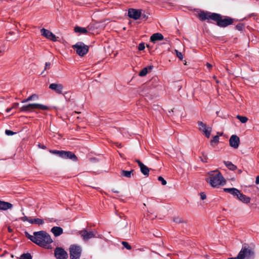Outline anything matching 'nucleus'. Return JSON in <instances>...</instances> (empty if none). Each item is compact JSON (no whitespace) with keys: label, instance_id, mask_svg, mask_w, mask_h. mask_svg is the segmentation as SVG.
I'll return each instance as SVG.
<instances>
[{"label":"nucleus","instance_id":"nucleus-12","mask_svg":"<svg viewBox=\"0 0 259 259\" xmlns=\"http://www.w3.org/2000/svg\"><path fill=\"white\" fill-rule=\"evenodd\" d=\"M64 87L62 84L53 83L49 85V89L54 91L56 93L62 94L63 93V90Z\"/></svg>","mask_w":259,"mask_h":259},{"label":"nucleus","instance_id":"nucleus-14","mask_svg":"<svg viewBox=\"0 0 259 259\" xmlns=\"http://www.w3.org/2000/svg\"><path fill=\"white\" fill-rule=\"evenodd\" d=\"M136 162L138 164L140 168L141 172L145 176H148L149 174L150 169L144 164L141 161L138 159L136 160Z\"/></svg>","mask_w":259,"mask_h":259},{"label":"nucleus","instance_id":"nucleus-45","mask_svg":"<svg viewBox=\"0 0 259 259\" xmlns=\"http://www.w3.org/2000/svg\"><path fill=\"white\" fill-rule=\"evenodd\" d=\"M255 184L257 185L259 184V175L256 177Z\"/></svg>","mask_w":259,"mask_h":259},{"label":"nucleus","instance_id":"nucleus-9","mask_svg":"<svg viewBox=\"0 0 259 259\" xmlns=\"http://www.w3.org/2000/svg\"><path fill=\"white\" fill-rule=\"evenodd\" d=\"M55 256L57 259H67V252L61 247H57L54 250Z\"/></svg>","mask_w":259,"mask_h":259},{"label":"nucleus","instance_id":"nucleus-42","mask_svg":"<svg viewBox=\"0 0 259 259\" xmlns=\"http://www.w3.org/2000/svg\"><path fill=\"white\" fill-rule=\"evenodd\" d=\"M200 198L202 200H204L205 199H206V195L202 192L200 194Z\"/></svg>","mask_w":259,"mask_h":259},{"label":"nucleus","instance_id":"nucleus-25","mask_svg":"<svg viewBox=\"0 0 259 259\" xmlns=\"http://www.w3.org/2000/svg\"><path fill=\"white\" fill-rule=\"evenodd\" d=\"M74 31L76 33H79L85 34V33H87L88 30L84 27H79V26H76V27H74Z\"/></svg>","mask_w":259,"mask_h":259},{"label":"nucleus","instance_id":"nucleus-26","mask_svg":"<svg viewBox=\"0 0 259 259\" xmlns=\"http://www.w3.org/2000/svg\"><path fill=\"white\" fill-rule=\"evenodd\" d=\"M38 97L36 94H33L29 96L27 99L22 101V103H25L30 101L35 100L38 99Z\"/></svg>","mask_w":259,"mask_h":259},{"label":"nucleus","instance_id":"nucleus-38","mask_svg":"<svg viewBox=\"0 0 259 259\" xmlns=\"http://www.w3.org/2000/svg\"><path fill=\"white\" fill-rule=\"evenodd\" d=\"M145 47L144 43H141L139 45L138 50L139 51H142L145 49Z\"/></svg>","mask_w":259,"mask_h":259},{"label":"nucleus","instance_id":"nucleus-15","mask_svg":"<svg viewBox=\"0 0 259 259\" xmlns=\"http://www.w3.org/2000/svg\"><path fill=\"white\" fill-rule=\"evenodd\" d=\"M51 232L55 237H58L63 234V230L60 227H53L51 229Z\"/></svg>","mask_w":259,"mask_h":259},{"label":"nucleus","instance_id":"nucleus-49","mask_svg":"<svg viewBox=\"0 0 259 259\" xmlns=\"http://www.w3.org/2000/svg\"><path fill=\"white\" fill-rule=\"evenodd\" d=\"M12 109V108H7L6 110V111L7 112H9Z\"/></svg>","mask_w":259,"mask_h":259},{"label":"nucleus","instance_id":"nucleus-53","mask_svg":"<svg viewBox=\"0 0 259 259\" xmlns=\"http://www.w3.org/2000/svg\"><path fill=\"white\" fill-rule=\"evenodd\" d=\"M2 53V51L0 50V53Z\"/></svg>","mask_w":259,"mask_h":259},{"label":"nucleus","instance_id":"nucleus-3","mask_svg":"<svg viewBox=\"0 0 259 259\" xmlns=\"http://www.w3.org/2000/svg\"><path fill=\"white\" fill-rule=\"evenodd\" d=\"M208 178L206 181L212 187H218L223 186L226 183V181L222 174L218 170L210 171L208 172Z\"/></svg>","mask_w":259,"mask_h":259},{"label":"nucleus","instance_id":"nucleus-43","mask_svg":"<svg viewBox=\"0 0 259 259\" xmlns=\"http://www.w3.org/2000/svg\"><path fill=\"white\" fill-rule=\"evenodd\" d=\"M18 106H19L18 103H15L14 104H13L12 108V109L16 108L18 107Z\"/></svg>","mask_w":259,"mask_h":259},{"label":"nucleus","instance_id":"nucleus-39","mask_svg":"<svg viewBox=\"0 0 259 259\" xmlns=\"http://www.w3.org/2000/svg\"><path fill=\"white\" fill-rule=\"evenodd\" d=\"M176 54H177V56L180 59V60H182L183 59V55L182 54V53L179 52L177 50H176Z\"/></svg>","mask_w":259,"mask_h":259},{"label":"nucleus","instance_id":"nucleus-6","mask_svg":"<svg viewBox=\"0 0 259 259\" xmlns=\"http://www.w3.org/2000/svg\"><path fill=\"white\" fill-rule=\"evenodd\" d=\"M82 249L80 246L73 244L69 247L70 256L71 259H79Z\"/></svg>","mask_w":259,"mask_h":259},{"label":"nucleus","instance_id":"nucleus-20","mask_svg":"<svg viewBox=\"0 0 259 259\" xmlns=\"http://www.w3.org/2000/svg\"><path fill=\"white\" fill-rule=\"evenodd\" d=\"M134 170H121L120 172V175L122 177H124L127 178H130L132 177V175H133V172Z\"/></svg>","mask_w":259,"mask_h":259},{"label":"nucleus","instance_id":"nucleus-40","mask_svg":"<svg viewBox=\"0 0 259 259\" xmlns=\"http://www.w3.org/2000/svg\"><path fill=\"white\" fill-rule=\"evenodd\" d=\"M20 220L23 222H28L30 220L26 216L21 217Z\"/></svg>","mask_w":259,"mask_h":259},{"label":"nucleus","instance_id":"nucleus-21","mask_svg":"<svg viewBox=\"0 0 259 259\" xmlns=\"http://www.w3.org/2000/svg\"><path fill=\"white\" fill-rule=\"evenodd\" d=\"M153 66L151 65L144 68L139 73V76L143 77L145 76L148 72V70H151Z\"/></svg>","mask_w":259,"mask_h":259},{"label":"nucleus","instance_id":"nucleus-48","mask_svg":"<svg viewBox=\"0 0 259 259\" xmlns=\"http://www.w3.org/2000/svg\"><path fill=\"white\" fill-rule=\"evenodd\" d=\"M206 66H207V67L209 69L211 68V67H212V65L209 63H206Z\"/></svg>","mask_w":259,"mask_h":259},{"label":"nucleus","instance_id":"nucleus-16","mask_svg":"<svg viewBox=\"0 0 259 259\" xmlns=\"http://www.w3.org/2000/svg\"><path fill=\"white\" fill-rule=\"evenodd\" d=\"M12 207L13 205L11 203L0 200V210H6Z\"/></svg>","mask_w":259,"mask_h":259},{"label":"nucleus","instance_id":"nucleus-50","mask_svg":"<svg viewBox=\"0 0 259 259\" xmlns=\"http://www.w3.org/2000/svg\"><path fill=\"white\" fill-rule=\"evenodd\" d=\"M116 146L118 147H121V144L120 143H116Z\"/></svg>","mask_w":259,"mask_h":259},{"label":"nucleus","instance_id":"nucleus-47","mask_svg":"<svg viewBox=\"0 0 259 259\" xmlns=\"http://www.w3.org/2000/svg\"><path fill=\"white\" fill-rule=\"evenodd\" d=\"M207 157L205 156L204 158H201V160L203 161V162H207Z\"/></svg>","mask_w":259,"mask_h":259},{"label":"nucleus","instance_id":"nucleus-23","mask_svg":"<svg viewBox=\"0 0 259 259\" xmlns=\"http://www.w3.org/2000/svg\"><path fill=\"white\" fill-rule=\"evenodd\" d=\"M28 222L31 224H35L39 225H42L44 223L43 220L38 218L30 219Z\"/></svg>","mask_w":259,"mask_h":259},{"label":"nucleus","instance_id":"nucleus-29","mask_svg":"<svg viewBox=\"0 0 259 259\" xmlns=\"http://www.w3.org/2000/svg\"><path fill=\"white\" fill-rule=\"evenodd\" d=\"M197 123H198V125L199 126V130L200 131L202 132V131L203 130H205V128L206 127V126L205 124H204L202 121H198Z\"/></svg>","mask_w":259,"mask_h":259},{"label":"nucleus","instance_id":"nucleus-41","mask_svg":"<svg viewBox=\"0 0 259 259\" xmlns=\"http://www.w3.org/2000/svg\"><path fill=\"white\" fill-rule=\"evenodd\" d=\"M50 153H51L52 154H56L58 156L59 154L60 151H59V150H50Z\"/></svg>","mask_w":259,"mask_h":259},{"label":"nucleus","instance_id":"nucleus-52","mask_svg":"<svg viewBox=\"0 0 259 259\" xmlns=\"http://www.w3.org/2000/svg\"><path fill=\"white\" fill-rule=\"evenodd\" d=\"M13 33H14V32H9V35L12 34H13Z\"/></svg>","mask_w":259,"mask_h":259},{"label":"nucleus","instance_id":"nucleus-2","mask_svg":"<svg viewBox=\"0 0 259 259\" xmlns=\"http://www.w3.org/2000/svg\"><path fill=\"white\" fill-rule=\"evenodd\" d=\"M199 17L202 20L210 19L217 22L218 26L225 27L233 23V19L229 17H225L223 18L220 14L211 13L210 12H201L199 14Z\"/></svg>","mask_w":259,"mask_h":259},{"label":"nucleus","instance_id":"nucleus-35","mask_svg":"<svg viewBox=\"0 0 259 259\" xmlns=\"http://www.w3.org/2000/svg\"><path fill=\"white\" fill-rule=\"evenodd\" d=\"M66 153V151H60V152H59V154L58 155V156H59L60 157H61L62 158H65V154Z\"/></svg>","mask_w":259,"mask_h":259},{"label":"nucleus","instance_id":"nucleus-18","mask_svg":"<svg viewBox=\"0 0 259 259\" xmlns=\"http://www.w3.org/2000/svg\"><path fill=\"white\" fill-rule=\"evenodd\" d=\"M164 38L163 36L159 33H155L151 35L150 37V40L154 42L157 40H162Z\"/></svg>","mask_w":259,"mask_h":259},{"label":"nucleus","instance_id":"nucleus-34","mask_svg":"<svg viewBox=\"0 0 259 259\" xmlns=\"http://www.w3.org/2000/svg\"><path fill=\"white\" fill-rule=\"evenodd\" d=\"M174 221L176 223H183L184 222V221L183 220V219L181 218H175L174 219Z\"/></svg>","mask_w":259,"mask_h":259},{"label":"nucleus","instance_id":"nucleus-5","mask_svg":"<svg viewBox=\"0 0 259 259\" xmlns=\"http://www.w3.org/2000/svg\"><path fill=\"white\" fill-rule=\"evenodd\" d=\"M78 234L84 241H88L93 238H98L99 235L96 231H88L84 229L78 232Z\"/></svg>","mask_w":259,"mask_h":259},{"label":"nucleus","instance_id":"nucleus-4","mask_svg":"<svg viewBox=\"0 0 259 259\" xmlns=\"http://www.w3.org/2000/svg\"><path fill=\"white\" fill-rule=\"evenodd\" d=\"M49 107L45 105L38 103L29 104L24 105L20 108V111L22 112H28L33 109H40L42 110H47Z\"/></svg>","mask_w":259,"mask_h":259},{"label":"nucleus","instance_id":"nucleus-31","mask_svg":"<svg viewBox=\"0 0 259 259\" xmlns=\"http://www.w3.org/2000/svg\"><path fill=\"white\" fill-rule=\"evenodd\" d=\"M121 244L123 245V246L126 248L128 250H130L132 248L131 246L127 242L125 241H122L121 242Z\"/></svg>","mask_w":259,"mask_h":259},{"label":"nucleus","instance_id":"nucleus-28","mask_svg":"<svg viewBox=\"0 0 259 259\" xmlns=\"http://www.w3.org/2000/svg\"><path fill=\"white\" fill-rule=\"evenodd\" d=\"M236 117L243 123H246L248 120V118L245 116H242L238 115H237Z\"/></svg>","mask_w":259,"mask_h":259},{"label":"nucleus","instance_id":"nucleus-32","mask_svg":"<svg viewBox=\"0 0 259 259\" xmlns=\"http://www.w3.org/2000/svg\"><path fill=\"white\" fill-rule=\"evenodd\" d=\"M219 141V137L218 136H215L211 140V144H212L213 143H218Z\"/></svg>","mask_w":259,"mask_h":259},{"label":"nucleus","instance_id":"nucleus-22","mask_svg":"<svg viewBox=\"0 0 259 259\" xmlns=\"http://www.w3.org/2000/svg\"><path fill=\"white\" fill-rule=\"evenodd\" d=\"M65 157L64 159H70L73 161L77 160L76 155L72 152L70 151H66Z\"/></svg>","mask_w":259,"mask_h":259},{"label":"nucleus","instance_id":"nucleus-46","mask_svg":"<svg viewBox=\"0 0 259 259\" xmlns=\"http://www.w3.org/2000/svg\"><path fill=\"white\" fill-rule=\"evenodd\" d=\"M51 66V63L50 62H46V68H45V70L48 67H50Z\"/></svg>","mask_w":259,"mask_h":259},{"label":"nucleus","instance_id":"nucleus-1","mask_svg":"<svg viewBox=\"0 0 259 259\" xmlns=\"http://www.w3.org/2000/svg\"><path fill=\"white\" fill-rule=\"evenodd\" d=\"M25 234L30 240L42 247H46L53 242L51 236L44 231L34 232L33 235L25 232Z\"/></svg>","mask_w":259,"mask_h":259},{"label":"nucleus","instance_id":"nucleus-19","mask_svg":"<svg viewBox=\"0 0 259 259\" xmlns=\"http://www.w3.org/2000/svg\"><path fill=\"white\" fill-rule=\"evenodd\" d=\"M224 191L226 192H228L233 196H236L239 194V190L234 188H224Z\"/></svg>","mask_w":259,"mask_h":259},{"label":"nucleus","instance_id":"nucleus-10","mask_svg":"<svg viewBox=\"0 0 259 259\" xmlns=\"http://www.w3.org/2000/svg\"><path fill=\"white\" fill-rule=\"evenodd\" d=\"M128 16L134 20H138L141 16V11L135 9H130L128 11Z\"/></svg>","mask_w":259,"mask_h":259},{"label":"nucleus","instance_id":"nucleus-7","mask_svg":"<svg viewBox=\"0 0 259 259\" xmlns=\"http://www.w3.org/2000/svg\"><path fill=\"white\" fill-rule=\"evenodd\" d=\"M73 48L76 50L77 54L80 56H84L89 51L88 46L81 42L76 43L73 46Z\"/></svg>","mask_w":259,"mask_h":259},{"label":"nucleus","instance_id":"nucleus-51","mask_svg":"<svg viewBox=\"0 0 259 259\" xmlns=\"http://www.w3.org/2000/svg\"><path fill=\"white\" fill-rule=\"evenodd\" d=\"M8 231L9 232H12V229L10 227H8Z\"/></svg>","mask_w":259,"mask_h":259},{"label":"nucleus","instance_id":"nucleus-8","mask_svg":"<svg viewBox=\"0 0 259 259\" xmlns=\"http://www.w3.org/2000/svg\"><path fill=\"white\" fill-rule=\"evenodd\" d=\"M253 255V252L246 246H243L239 253L240 259H250Z\"/></svg>","mask_w":259,"mask_h":259},{"label":"nucleus","instance_id":"nucleus-30","mask_svg":"<svg viewBox=\"0 0 259 259\" xmlns=\"http://www.w3.org/2000/svg\"><path fill=\"white\" fill-rule=\"evenodd\" d=\"M20 259H32V256L29 253H23L20 256Z\"/></svg>","mask_w":259,"mask_h":259},{"label":"nucleus","instance_id":"nucleus-13","mask_svg":"<svg viewBox=\"0 0 259 259\" xmlns=\"http://www.w3.org/2000/svg\"><path fill=\"white\" fill-rule=\"evenodd\" d=\"M239 143L240 139L237 136L232 135L231 136L229 140V144L231 147L237 149L239 147Z\"/></svg>","mask_w":259,"mask_h":259},{"label":"nucleus","instance_id":"nucleus-27","mask_svg":"<svg viewBox=\"0 0 259 259\" xmlns=\"http://www.w3.org/2000/svg\"><path fill=\"white\" fill-rule=\"evenodd\" d=\"M205 136L209 138L210 136V133L211 132V128L210 127H206L205 128V130L202 131Z\"/></svg>","mask_w":259,"mask_h":259},{"label":"nucleus","instance_id":"nucleus-44","mask_svg":"<svg viewBox=\"0 0 259 259\" xmlns=\"http://www.w3.org/2000/svg\"><path fill=\"white\" fill-rule=\"evenodd\" d=\"M7 40H9V41L13 40V39H12V38H10V36L9 35H8V36H7ZM16 39H17V38H15L14 39V40H16Z\"/></svg>","mask_w":259,"mask_h":259},{"label":"nucleus","instance_id":"nucleus-33","mask_svg":"<svg viewBox=\"0 0 259 259\" xmlns=\"http://www.w3.org/2000/svg\"><path fill=\"white\" fill-rule=\"evenodd\" d=\"M158 180L161 183L162 185H165L167 183L166 181L161 176L158 177Z\"/></svg>","mask_w":259,"mask_h":259},{"label":"nucleus","instance_id":"nucleus-37","mask_svg":"<svg viewBox=\"0 0 259 259\" xmlns=\"http://www.w3.org/2000/svg\"><path fill=\"white\" fill-rule=\"evenodd\" d=\"M243 27L244 26L242 24H239L236 26V29L239 31H241L243 29Z\"/></svg>","mask_w":259,"mask_h":259},{"label":"nucleus","instance_id":"nucleus-24","mask_svg":"<svg viewBox=\"0 0 259 259\" xmlns=\"http://www.w3.org/2000/svg\"><path fill=\"white\" fill-rule=\"evenodd\" d=\"M224 163L226 166L231 170H235L237 169V166L229 161H224Z\"/></svg>","mask_w":259,"mask_h":259},{"label":"nucleus","instance_id":"nucleus-17","mask_svg":"<svg viewBox=\"0 0 259 259\" xmlns=\"http://www.w3.org/2000/svg\"><path fill=\"white\" fill-rule=\"evenodd\" d=\"M237 197L239 200H240L241 201H242V202H243L244 203L247 204V203H249L250 201V197L246 196L245 195H244L242 193H241L240 191H239V194H238L237 195Z\"/></svg>","mask_w":259,"mask_h":259},{"label":"nucleus","instance_id":"nucleus-11","mask_svg":"<svg viewBox=\"0 0 259 259\" xmlns=\"http://www.w3.org/2000/svg\"><path fill=\"white\" fill-rule=\"evenodd\" d=\"M40 32L41 35L46 37L47 39H49L53 41H56V37L55 35L49 30L42 28L40 30Z\"/></svg>","mask_w":259,"mask_h":259},{"label":"nucleus","instance_id":"nucleus-36","mask_svg":"<svg viewBox=\"0 0 259 259\" xmlns=\"http://www.w3.org/2000/svg\"><path fill=\"white\" fill-rule=\"evenodd\" d=\"M5 134L8 136H12L15 134V133L13 132L12 131L7 130L5 131Z\"/></svg>","mask_w":259,"mask_h":259}]
</instances>
